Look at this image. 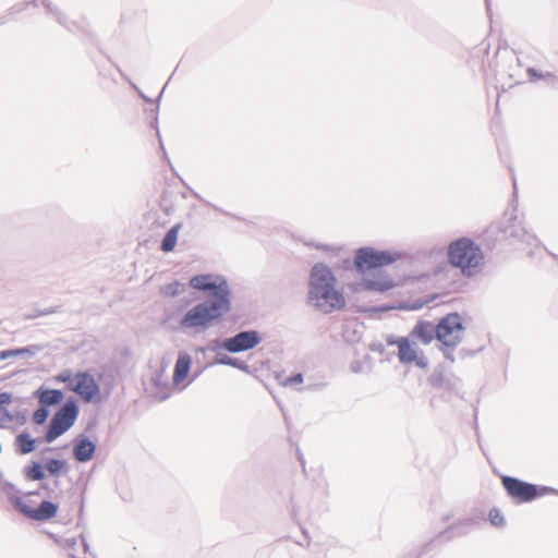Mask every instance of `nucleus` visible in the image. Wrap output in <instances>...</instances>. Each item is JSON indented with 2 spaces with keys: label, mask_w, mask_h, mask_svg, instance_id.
Listing matches in <instances>:
<instances>
[{
  "label": "nucleus",
  "mask_w": 558,
  "mask_h": 558,
  "mask_svg": "<svg viewBox=\"0 0 558 558\" xmlns=\"http://www.w3.org/2000/svg\"><path fill=\"white\" fill-rule=\"evenodd\" d=\"M230 310V302L207 301L192 307L180 322L182 329L206 328Z\"/></svg>",
  "instance_id": "20e7f679"
},
{
  "label": "nucleus",
  "mask_w": 558,
  "mask_h": 558,
  "mask_svg": "<svg viewBox=\"0 0 558 558\" xmlns=\"http://www.w3.org/2000/svg\"><path fill=\"white\" fill-rule=\"evenodd\" d=\"M462 319L457 313H451L439 320L436 326V338L440 342V351L451 361L450 350L454 349L463 337Z\"/></svg>",
  "instance_id": "423d86ee"
},
{
  "label": "nucleus",
  "mask_w": 558,
  "mask_h": 558,
  "mask_svg": "<svg viewBox=\"0 0 558 558\" xmlns=\"http://www.w3.org/2000/svg\"><path fill=\"white\" fill-rule=\"evenodd\" d=\"M183 291V286L178 282H171L162 288V293L167 296H175Z\"/></svg>",
  "instance_id": "aec40b11"
},
{
  "label": "nucleus",
  "mask_w": 558,
  "mask_h": 558,
  "mask_svg": "<svg viewBox=\"0 0 558 558\" xmlns=\"http://www.w3.org/2000/svg\"><path fill=\"white\" fill-rule=\"evenodd\" d=\"M389 343L395 344L398 348V357L401 363H414L421 368H426L428 366L427 357L418 349L417 344L409 338L402 337L395 341H390Z\"/></svg>",
  "instance_id": "9d476101"
},
{
  "label": "nucleus",
  "mask_w": 558,
  "mask_h": 558,
  "mask_svg": "<svg viewBox=\"0 0 558 558\" xmlns=\"http://www.w3.org/2000/svg\"><path fill=\"white\" fill-rule=\"evenodd\" d=\"M54 379L58 383L65 384L69 391L77 395L86 403L101 400L100 387L88 372L72 373L66 369L58 374Z\"/></svg>",
  "instance_id": "39448f33"
},
{
  "label": "nucleus",
  "mask_w": 558,
  "mask_h": 558,
  "mask_svg": "<svg viewBox=\"0 0 558 558\" xmlns=\"http://www.w3.org/2000/svg\"><path fill=\"white\" fill-rule=\"evenodd\" d=\"M259 341L260 338L256 331H243L226 339L223 348L230 352H241L254 348Z\"/></svg>",
  "instance_id": "f8f14e48"
},
{
  "label": "nucleus",
  "mask_w": 558,
  "mask_h": 558,
  "mask_svg": "<svg viewBox=\"0 0 558 558\" xmlns=\"http://www.w3.org/2000/svg\"><path fill=\"white\" fill-rule=\"evenodd\" d=\"M95 452V445L87 440L83 439L74 447V457L77 461L86 462L93 458Z\"/></svg>",
  "instance_id": "dca6fc26"
},
{
  "label": "nucleus",
  "mask_w": 558,
  "mask_h": 558,
  "mask_svg": "<svg viewBox=\"0 0 558 558\" xmlns=\"http://www.w3.org/2000/svg\"><path fill=\"white\" fill-rule=\"evenodd\" d=\"M501 483L507 494L518 502H529L547 493L546 487H538L510 476H504Z\"/></svg>",
  "instance_id": "1a4fd4ad"
},
{
  "label": "nucleus",
  "mask_w": 558,
  "mask_h": 558,
  "mask_svg": "<svg viewBox=\"0 0 558 558\" xmlns=\"http://www.w3.org/2000/svg\"><path fill=\"white\" fill-rule=\"evenodd\" d=\"M49 415V411L46 407H40L38 410L35 411L33 415V420L36 424H44Z\"/></svg>",
  "instance_id": "412c9836"
},
{
  "label": "nucleus",
  "mask_w": 558,
  "mask_h": 558,
  "mask_svg": "<svg viewBox=\"0 0 558 558\" xmlns=\"http://www.w3.org/2000/svg\"><path fill=\"white\" fill-rule=\"evenodd\" d=\"M190 287L199 291H209L211 301L230 302V290L227 281L214 275H197L191 278Z\"/></svg>",
  "instance_id": "0eeeda50"
},
{
  "label": "nucleus",
  "mask_w": 558,
  "mask_h": 558,
  "mask_svg": "<svg viewBox=\"0 0 558 558\" xmlns=\"http://www.w3.org/2000/svg\"><path fill=\"white\" fill-rule=\"evenodd\" d=\"M191 363H192L191 356L187 353L179 354V357L177 360L174 371H173V377H172L173 383L175 385H179L186 379L189 372H190Z\"/></svg>",
  "instance_id": "ddd939ff"
},
{
  "label": "nucleus",
  "mask_w": 558,
  "mask_h": 558,
  "mask_svg": "<svg viewBox=\"0 0 558 558\" xmlns=\"http://www.w3.org/2000/svg\"><path fill=\"white\" fill-rule=\"evenodd\" d=\"M26 476L32 481L43 480L45 476L43 466L39 463H33L29 468H27Z\"/></svg>",
  "instance_id": "6ab92c4d"
},
{
  "label": "nucleus",
  "mask_w": 558,
  "mask_h": 558,
  "mask_svg": "<svg viewBox=\"0 0 558 558\" xmlns=\"http://www.w3.org/2000/svg\"><path fill=\"white\" fill-rule=\"evenodd\" d=\"M35 396L38 399L40 405L46 408L59 404L63 400V393L58 389L40 388L35 392Z\"/></svg>",
  "instance_id": "4468645a"
},
{
  "label": "nucleus",
  "mask_w": 558,
  "mask_h": 558,
  "mask_svg": "<svg viewBox=\"0 0 558 558\" xmlns=\"http://www.w3.org/2000/svg\"><path fill=\"white\" fill-rule=\"evenodd\" d=\"M181 227V223H177L166 233L160 246L162 252L169 253L174 250Z\"/></svg>",
  "instance_id": "f3484780"
},
{
  "label": "nucleus",
  "mask_w": 558,
  "mask_h": 558,
  "mask_svg": "<svg viewBox=\"0 0 558 558\" xmlns=\"http://www.w3.org/2000/svg\"><path fill=\"white\" fill-rule=\"evenodd\" d=\"M434 335L436 336V327L429 322L417 323L411 332L412 337L420 339L424 344H429Z\"/></svg>",
  "instance_id": "2eb2a0df"
},
{
  "label": "nucleus",
  "mask_w": 558,
  "mask_h": 558,
  "mask_svg": "<svg viewBox=\"0 0 558 558\" xmlns=\"http://www.w3.org/2000/svg\"><path fill=\"white\" fill-rule=\"evenodd\" d=\"M16 445L22 454L29 453L35 449V440L28 434H20L16 437Z\"/></svg>",
  "instance_id": "a211bd4d"
},
{
  "label": "nucleus",
  "mask_w": 558,
  "mask_h": 558,
  "mask_svg": "<svg viewBox=\"0 0 558 558\" xmlns=\"http://www.w3.org/2000/svg\"><path fill=\"white\" fill-rule=\"evenodd\" d=\"M12 396L9 392H1L0 393V407L7 405L11 403Z\"/></svg>",
  "instance_id": "b1692460"
},
{
  "label": "nucleus",
  "mask_w": 558,
  "mask_h": 558,
  "mask_svg": "<svg viewBox=\"0 0 558 558\" xmlns=\"http://www.w3.org/2000/svg\"><path fill=\"white\" fill-rule=\"evenodd\" d=\"M529 73H530V74H534V70L530 69V70H529Z\"/></svg>",
  "instance_id": "bb28decb"
},
{
  "label": "nucleus",
  "mask_w": 558,
  "mask_h": 558,
  "mask_svg": "<svg viewBox=\"0 0 558 558\" xmlns=\"http://www.w3.org/2000/svg\"><path fill=\"white\" fill-rule=\"evenodd\" d=\"M17 353H19V351H14V350L1 351L0 352V361L8 359L10 356L16 355Z\"/></svg>",
  "instance_id": "a878e982"
},
{
  "label": "nucleus",
  "mask_w": 558,
  "mask_h": 558,
  "mask_svg": "<svg viewBox=\"0 0 558 558\" xmlns=\"http://www.w3.org/2000/svg\"><path fill=\"white\" fill-rule=\"evenodd\" d=\"M13 504L21 513L35 521H48L57 515L59 509L57 504L48 500L43 501L37 508L31 507L20 497L14 498Z\"/></svg>",
  "instance_id": "9b49d317"
},
{
  "label": "nucleus",
  "mask_w": 558,
  "mask_h": 558,
  "mask_svg": "<svg viewBox=\"0 0 558 558\" xmlns=\"http://www.w3.org/2000/svg\"><path fill=\"white\" fill-rule=\"evenodd\" d=\"M489 521L495 526H501L505 523L504 515L498 509H493L489 511Z\"/></svg>",
  "instance_id": "4be33fe9"
},
{
  "label": "nucleus",
  "mask_w": 558,
  "mask_h": 558,
  "mask_svg": "<svg viewBox=\"0 0 558 558\" xmlns=\"http://www.w3.org/2000/svg\"><path fill=\"white\" fill-rule=\"evenodd\" d=\"M63 468L64 462L57 459L49 460L47 463L48 471L53 475L58 474Z\"/></svg>",
  "instance_id": "5701e85b"
},
{
  "label": "nucleus",
  "mask_w": 558,
  "mask_h": 558,
  "mask_svg": "<svg viewBox=\"0 0 558 558\" xmlns=\"http://www.w3.org/2000/svg\"><path fill=\"white\" fill-rule=\"evenodd\" d=\"M303 381V377L301 374H298L295 376H292V377H289L286 381H284V385H288V384H300Z\"/></svg>",
  "instance_id": "393cba45"
},
{
  "label": "nucleus",
  "mask_w": 558,
  "mask_h": 558,
  "mask_svg": "<svg viewBox=\"0 0 558 558\" xmlns=\"http://www.w3.org/2000/svg\"><path fill=\"white\" fill-rule=\"evenodd\" d=\"M397 258V254L377 251L371 247L357 250L354 258V266L356 270L363 275V278L360 282L354 283L353 291L386 292L398 286L399 283L391 279L387 274L379 270L372 272L373 270L392 264Z\"/></svg>",
  "instance_id": "f03ea898"
},
{
  "label": "nucleus",
  "mask_w": 558,
  "mask_h": 558,
  "mask_svg": "<svg viewBox=\"0 0 558 558\" xmlns=\"http://www.w3.org/2000/svg\"><path fill=\"white\" fill-rule=\"evenodd\" d=\"M448 258L450 264L460 268L465 276L477 274L484 264L482 250L468 238L458 239L449 245Z\"/></svg>",
  "instance_id": "7ed1b4c3"
},
{
  "label": "nucleus",
  "mask_w": 558,
  "mask_h": 558,
  "mask_svg": "<svg viewBox=\"0 0 558 558\" xmlns=\"http://www.w3.org/2000/svg\"><path fill=\"white\" fill-rule=\"evenodd\" d=\"M78 415V408L75 402H66L51 420L47 434L46 441L51 442L63 433H65L76 421Z\"/></svg>",
  "instance_id": "6e6552de"
},
{
  "label": "nucleus",
  "mask_w": 558,
  "mask_h": 558,
  "mask_svg": "<svg viewBox=\"0 0 558 558\" xmlns=\"http://www.w3.org/2000/svg\"><path fill=\"white\" fill-rule=\"evenodd\" d=\"M307 304L323 314L342 312L347 307V296L333 270L323 263L315 264L310 271Z\"/></svg>",
  "instance_id": "f257e3e1"
}]
</instances>
